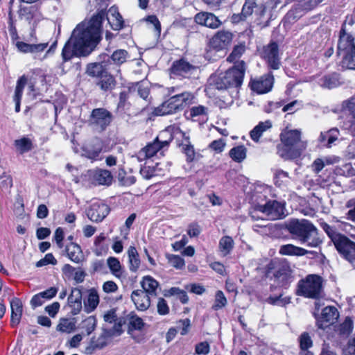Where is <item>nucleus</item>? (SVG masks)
I'll return each mask as SVG.
<instances>
[{"label": "nucleus", "mask_w": 355, "mask_h": 355, "mask_svg": "<svg viewBox=\"0 0 355 355\" xmlns=\"http://www.w3.org/2000/svg\"><path fill=\"white\" fill-rule=\"evenodd\" d=\"M105 12L99 11L89 20L78 24L65 44L62 56L64 62L73 56H86L89 54L101 38V25Z\"/></svg>", "instance_id": "f257e3e1"}, {"label": "nucleus", "mask_w": 355, "mask_h": 355, "mask_svg": "<svg viewBox=\"0 0 355 355\" xmlns=\"http://www.w3.org/2000/svg\"><path fill=\"white\" fill-rule=\"evenodd\" d=\"M286 230L307 247L317 248L322 243L317 228L306 219H291L286 224Z\"/></svg>", "instance_id": "f03ea898"}, {"label": "nucleus", "mask_w": 355, "mask_h": 355, "mask_svg": "<svg viewBox=\"0 0 355 355\" xmlns=\"http://www.w3.org/2000/svg\"><path fill=\"white\" fill-rule=\"evenodd\" d=\"M281 141L277 146V153L285 160L299 157L307 146V142L301 139V132L298 130L282 133Z\"/></svg>", "instance_id": "7ed1b4c3"}, {"label": "nucleus", "mask_w": 355, "mask_h": 355, "mask_svg": "<svg viewBox=\"0 0 355 355\" xmlns=\"http://www.w3.org/2000/svg\"><path fill=\"white\" fill-rule=\"evenodd\" d=\"M323 279L318 275H308L299 281L296 293L306 298L318 300L323 297Z\"/></svg>", "instance_id": "20e7f679"}, {"label": "nucleus", "mask_w": 355, "mask_h": 355, "mask_svg": "<svg viewBox=\"0 0 355 355\" xmlns=\"http://www.w3.org/2000/svg\"><path fill=\"white\" fill-rule=\"evenodd\" d=\"M353 23L352 17L347 18L340 31L337 53L339 55L343 54V58L355 53V38L346 32L347 24L352 26Z\"/></svg>", "instance_id": "39448f33"}, {"label": "nucleus", "mask_w": 355, "mask_h": 355, "mask_svg": "<svg viewBox=\"0 0 355 355\" xmlns=\"http://www.w3.org/2000/svg\"><path fill=\"white\" fill-rule=\"evenodd\" d=\"M271 269H275L273 277L279 286L286 288L293 281V271L288 263L272 261L268 264V273Z\"/></svg>", "instance_id": "423d86ee"}, {"label": "nucleus", "mask_w": 355, "mask_h": 355, "mask_svg": "<svg viewBox=\"0 0 355 355\" xmlns=\"http://www.w3.org/2000/svg\"><path fill=\"white\" fill-rule=\"evenodd\" d=\"M337 250L355 267V243L338 233L331 240Z\"/></svg>", "instance_id": "0eeeda50"}, {"label": "nucleus", "mask_w": 355, "mask_h": 355, "mask_svg": "<svg viewBox=\"0 0 355 355\" xmlns=\"http://www.w3.org/2000/svg\"><path fill=\"white\" fill-rule=\"evenodd\" d=\"M259 214H261L259 219L263 217L271 220L280 219L286 216L285 207L283 203L277 200H269L259 206Z\"/></svg>", "instance_id": "6e6552de"}, {"label": "nucleus", "mask_w": 355, "mask_h": 355, "mask_svg": "<svg viewBox=\"0 0 355 355\" xmlns=\"http://www.w3.org/2000/svg\"><path fill=\"white\" fill-rule=\"evenodd\" d=\"M112 113L105 108L94 109L90 114L89 123L97 131L102 132L112 121Z\"/></svg>", "instance_id": "1a4fd4ad"}, {"label": "nucleus", "mask_w": 355, "mask_h": 355, "mask_svg": "<svg viewBox=\"0 0 355 355\" xmlns=\"http://www.w3.org/2000/svg\"><path fill=\"white\" fill-rule=\"evenodd\" d=\"M340 119L343 128L346 130L355 126V97L342 103Z\"/></svg>", "instance_id": "9d476101"}, {"label": "nucleus", "mask_w": 355, "mask_h": 355, "mask_svg": "<svg viewBox=\"0 0 355 355\" xmlns=\"http://www.w3.org/2000/svg\"><path fill=\"white\" fill-rule=\"evenodd\" d=\"M262 58L266 62L268 67L273 70L279 69L281 66V57L279 46L276 42H270L263 47Z\"/></svg>", "instance_id": "9b49d317"}, {"label": "nucleus", "mask_w": 355, "mask_h": 355, "mask_svg": "<svg viewBox=\"0 0 355 355\" xmlns=\"http://www.w3.org/2000/svg\"><path fill=\"white\" fill-rule=\"evenodd\" d=\"M171 141V139H170L169 141H160L159 137H157L153 142L148 144L138 152L136 155L137 160L139 162H143L147 159L153 157L158 152L162 151V150L165 148H167Z\"/></svg>", "instance_id": "f8f14e48"}, {"label": "nucleus", "mask_w": 355, "mask_h": 355, "mask_svg": "<svg viewBox=\"0 0 355 355\" xmlns=\"http://www.w3.org/2000/svg\"><path fill=\"white\" fill-rule=\"evenodd\" d=\"M274 82V76L270 72L259 78L251 79L249 83V87L258 94H263L272 90Z\"/></svg>", "instance_id": "ddd939ff"}, {"label": "nucleus", "mask_w": 355, "mask_h": 355, "mask_svg": "<svg viewBox=\"0 0 355 355\" xmlns=\"http://www.w3.org/2000/svg\"><path fill=\"white\" fill-rule=\"evenodd\" d=\"M314 315L316 319L317 327L319 329H325L337 321L339 317V312L335 306H328L322 309L320 315L317 316L315 313Z\"/></svg>", "instance_id": "4468645a"}, {"label": "nucleus", "mask_w": 355, "mask_h": 355, "mask_svg": "<svg viewBox=\"0 0 355 355\" xmlns=\"http://www.w3.org/2000/svg\"><path fill=\"white\" fill-rule=\"evenodd\" d=\"M233 34L228 31H218L210 40V48L216 51L227 49L232 43Z\"/></svg>", "instance_id": "2eb2a0df"}, {"label": "nucleus", "mask_w": 355, "mask_h": 355, "mask_svg": "<svg viewBox=\"0 0 355 355\" xmlns=\"http://www.w3.org/2000/svg\"><path fill=\"white\" fill-rule=\"evenodd\" d=\"M225 80L228 82L229 87H241L244 76L243 62L235 64L225 73Z\"/></svg>", "instance_id": "dca6fc26"}, {"label": "nucleus", "mask_w": 355, "mask_h": 355, "mask_svg": "<svg viewBox=\"0 0 355 355\" xmlns=\"http://www.w3.org/2000/svg\"><path fill=\"white\" fill-rule=\"evenodd\" d=\"M109 207L103 202L97 201L93 202L87 211V216L93 222L102 221L109 214Z\"/></svg>", "instance_id": "f3484780"}, {"label": "nucleus", "mask_w": 355, "mask_h": 355, "mask_svg": "<svg viewBox=\"0 0 355 355\" xmlns=\"http://www.w3.org/2000/svg\"><path fill=\"white\" fill-rule=\"evenodd\" d=\"M262 188L257 187L254 188L253 192L249 193V202L252 206V210H250L249 215L252 220H259L261 216L258 214L259 206L263 205V201L266 196L262 194Z\"/></svg>", "instance_id": "a211bd4d"}, {"label": "nucleus", "mask_w": 355, "mask_h": 355, "mask_svg": "<svg viewBox=\"0 0 355 355\" xmlns=\"http://www.w3.org/2000/svg\"><path fill=\"white\" fill-rule=\"evenodd\" d=\"M196 67L191 64L184 59L173 62L171 69V73L175 76L188 77L196 70Z\"/></svg>", "instance_id": "6ab92c4d"}, {"label": "nucleus", "mask_w": 355, "mask_h": 355, "mask_svg": "<svg viewBox=\"0 0 355 355\" xmlns=\"http://www.w3.org/2000/svg\"><path fill=\"white\" fill-rule=\"evenodd\" d=\"M195 21L210 28H217L221 24L216 16L211 12H199L195 16Z\"/></svg>", "instance_id": "aec40b11"}, {"label": "nucleus", "mask_w": 355, "mask_h": 355, "mask_svg": "<svg viewBox=\"0 0 355 355\" xmlns=\"http://www.w3.org/2000/svg\"><path fill=\"white\" fill-rule=\"evenodd\" d=\"M131 298L136 308L141 311L147 310L150 306V295L141 290H136L132 293Z\"/></svg>", "instance_id": "412c9836"}, {"label": "nucleus", "mask_w": 355, "mask_h": 355, "mask_svg": "<svg viewBox=\"0 0 355 355\" xmlns=\"http://www.w3.org/2000/svg\"><path fill=\"white\" fill-rule=\"evenodd\" d=\"M58 289L51 287L49 289L35 295L31 300V304L33 309L42 306L46 300H51L57 294Z\"/></svg>", "instance_id": "4be33fe9"}, {"label": "nucleus", "mask_w": 355, "mask_h": 355, "mask_svg": "<svg viewBox=\"0 0 355 355\" xmlns=\"http://www.w3.org/2000/svg\"><path fill=\"white\" fill-rule=\"evenodd\" d=\"M107 19L112 29L118 31L123 27V19L119 12L118 8L112 6L107 11Z\"/></svg>", "instance_id": "5701e85b"}, {"label": "nucleus", "mask_w": 355, "mask_h": 355, "mask_svg": "<svg viewBox=\"0 0 355 355\" xmlns=\"http://www.w3.org/2000/svg\"><path fill=\"white\" fill-rule=\"evenodd\" d=\"M82 293L81 291L75 288L71 291V294L68 297V304L71 309V313L77 315L82 309Z\"/></svg>", "instance_id": "b1692460"}, {"label": "nucleus", "mask_w": 355, "mask_h": 355, "mask_svg": "<svg viewBox=\"0 0 355 355\" xmlns=\"http://www.w3.org/2000/svg\"><path fill=\"white\" fill-rule=\"evenodd\" d=\"M141 285L143 288L142 291H145L150 296H156L157 291L160 289L158 282L149 275L142 278Z\"/></svg>", "instance_id": "393cba45"}, {"label": "nucleus", "mask_w": 355, "mask_h": 355, "mask_svg": "<svg viewBox=\"0 0 355 355\" xmlns=\"http://www.w3.org/2000/svg\"><path fill=\"white\" fill-rule=\"evenodd\" d=\"M11 308V319L12 326L17 325L20 320L23 313V305L21 300L18 298H14L10 302Z\"/></svg>", "instance_id": "a878e982"}, {"label": "nucleus", "mask_w": 355, "mask_h": 355, "mask_svg": "<svg viewBox=\"0 0 355 355\" xmlns=\"http://www.w3.org/2000/svg\"><path fill=\"white\" fill-rule=\"evenodd\" d=\"M99 304V295L95 288L88 291L87 297L84 300V310L87 313L94 311Z\"/></svg>", "instance_id": "bb28decb"}, {"label": "nucleus", "mask_w": 355, "mask_h": 355, "mask_svg": "<svg viewBox=\"0 0 355 355\" xmlns=\"http://www.w3.org/2000/svg\"><path fill=\"white\" fill-rule=\"evenodd\" d=\"M279 253L282 255L302 257L312 252L293 244H286L280 246Z\"/></svg>", "instance_id": "cd10ccee"}, {"label": "nucleus", "mask_w": 355, "mask_h": 355, "mask_svg": "<svg viewBox=\"0 0 355 355\" xmlns=\"http://www.w3.org/2000/svg\"><path fill=\"white\" fill-rule=\"evenodd\" d=\"M102 143L99 139L84 146L83 155L90 159H96L102 151Z\"/></svg>", "instance_id": "c85d7f7f"}, {"label": "nucleus", "mask_w": 355, "mask_h": 355, "mask_svg": "<svg viewBox=\"0 0 355 355\" xmlns=\"http://www.w3.org/2000/svg\"><path fill=\"white\" fill-rule=\"evenodd\" d=\"M128 257V267L131 272H137L141 265L139 253L134 246H130L127 251Z\"/></svg>", "instance_id": "c756f323"}, {"label": "nucleus", "mask_w": 355, "mask_h": 355, "mask_svg": "<svg viewBox=\"0 0 355 355\" xmlns=\"http://www.w3.org/2000/svg\"><path fill=\"white\" fill-rule=\"evenodd\" d=\"M224 73L211 76L209 80L208 90L218 89L222 90L229 87L228 82L226 81Z\"/></svg>", "instance_id": "7c9ffc66"}, {"label": "nucleus", "mask_w": 355, "mask_h": 355, "mask_svg": "<svg viewBox=\"0 0 355 355\" xmlns=\"http://www.w3.org/2000/svg\"><path fill=\"white\" fill-rule=\"evenodd\" d=\"M48 46V43L29 44L24 42H17L16 46L22 53H37L43 51Z\"/></svg>", "instance_id": "2f4dec72"}, {"label": "nucleus", "mask_w": 355, "mask_h": 355, "mask_svg": "<svg viewBox=\"0 0 355 355\" xmlns=\"http://www.w3.org/2000/svg\"><path fill=\"white\" fill-rule=\"evenodd\" d=\"M107 265L112 273L116 278L121 279L123 277L124 271L119 260L113 257L107 259Z\"/></svg>", "instance_id": "473e14b6"}, {"label": "nucleus", "mask_w": 355, "mask_h": 355, "mask_svg": "<svg viewBox=\"0 0 355 355\" xmlns=\"http://www.w3.org/2000/svg\"><path fill=\"white\" fill-rule=\"evenodd\" d=\"M178 110H179V109L173 103L172 99L170 98L167 101L164 102L161 105L157 107L155 110V113L157 115L163 116L173 114L176 112Z\"/></svg>", "instance_id": "72a5a7b5"}, {"label": "nucleus", "mask_w": 355, "mask_h": 355, "mask_svg": "<svg viewBox=\"0 0 355 355\" xmlns=\"http://www.w3.org/2000/svg\"><path fill=\"white\" fill-rule=\"evenodd\" d=\"M66 252L69 259L75 262L80 263L83 259V253L80 247L73 243L66 247Z\"/></svg>", "instance_id": "f704fd0d"}, {"label": "nucleus", "mask_w": 355, "mask_h": 355, "mask_svg": "<svg viewBox=\"0 0 355 355\" xmlns=\"http://www.w3.org/2000/svg\"><path fill=\"white\" fill-rule=\"evenodd\" d=\"M94 180L98 184L110 185L112 182V176L109 171L99 169L95 171Z\"/></svg>", "instance_id": "c9c22d12"}, {"label": "nucleus", "mask_w": 355, "mask_h": 355, "mask_svg": "<svg viewBox=\"0 0 355 355\" xmlns=\"http://www.w3.org/2000/svg\"><path fill=\"white\" fill-rule=\"evenodd\" d=\"M271 127L272 123L270 121L260 122L250 131V136L253 141H258L262 134Z\"/></svg>", "instance_id": "e433bc0d"}, {"label": "nucleus", "mask_w": 355, "mask_h": 355, "mask_svg": "<svg viewBox=\"0 0 355 355\" xmlns=\"http://www.w3.org/2000/svg\"><path fill=\"white\" fill-rule=\"evenodd\" d=\"M173 103L180 110L183 106L189 103L193 99V95L189 92H182L171 97Z\"/></svg>", "instance_id": "4c0bfd02"}, {"label": "nucleus", "mask_w": 355, "mask_h": 355, "mask_svg": "<svg viewBox=\"0 0 355 355\" xmlns=\"http://www.w3.org/2000/svg\"><path fill=\"white\" fill-rule=\"evenodd\" d=\"M98 85L102 90L107 91L112 89L115 87L116 82L112 75L105 73L100 77Z\"/></svg>", "instance_id": "58836bf2"}, {"label": "nucleus", "mask_w": 355, "mask_h": 355, "mask_svg": "<svg viewBox=\"0 0 355 355\" xmlns=\"http://www.w3.org/2000/svg\"><path fill=\"white\" fill-rule=\"evenodd\" d=\"M130 328L135 330H140L144 325L143 320L137 316L133 312L129 313L127 316Z\"/></svg>", "instance_id": "ea45409f"}, {"label": "nucleus", "mask_w": 355, "mask_h": 355, "mask_svg": "<svg viewBox=\"0 0 355 355\" xmlns=\"http://www.w3.org/2000/svg\"><path fill=\"white\" fill-rule=\"evenodd\" d=\"M290 182L288 173L282 170H277L275 175V183L279 187H286Z\"/></svg>", "instance_id": "a19ab883"}, {"label": "nucleus", "mask_w": 355, "mask_h": 355, "mask_svg": "<svg viewBox=\"0 0 355 355\" xmlns=\"http://www.w3.org/2000/svg\"><path fill=\"white\" fill-rule=\"evenodd\" d=\"M129 58V54L127 51L124 49H118L113 52L111 55V59L116 64L120 65L126 62Z\"/></svg>", "instance_id": "79ce46f5"}, {"label": "nucleus", "mask_w": 355, "mask_h": 355, "mask_svg": "<svg viewBox=\"0 0 355 355\" xmlns=\"http://www.w3.org/2000/svg\"><path fill=\"white\" fill-rule=\"evenodd\" d=\"M233 248V240L230 236H223L219 242V248L223 256L230 253Z\"/></svg>", "instance_id": "37998d69"}, {"label": "nucleus", "mask_w": 355, "mask_h": 355, "mask_svg": "<svg viewBox=\"0 0 355 355\" xmlns=\"http://www.w3.org/2000/svg\"><path fill=\"white\" fill-rule=\"evenodd\" d=\"M231 159L237 163H241L244 159V147L238 146L232 148L229 152Z\"/></svg>", "instance_id": "c03bdc74"}, {"label": "nucleus", "mask_w": 355, "mask_h": 355, "mask_svg": "<svg viewBox=\"0 0 355 355\" xmlns=\"http://www.w3.org/2000/svg\"><path fill=\"white\" fill-rule=\"evenodd\" d=\"M15 145L20 153L29 151L32 148V141L30 139L26 137L15 140Z\"/></svg>", "instance_id": "a18cd8bd"}, {"label": "nucleus", "mask_w": 355, "mask_h": 355, "mask_svg": "<svg viewBox=\"0 0 355 355\" xmlns=\"http://www.w3.org/2000/svg\"><path fill=\"white\" fill-rule=\"evenodd\" d=\"M96 319L94 316H89L83 320L80 323V328L84 329L87 335H89L96 328Z\"/></svg>", "instance_id": "49530a36"}, {"label": "nucleus", "mask_w": 355, "mask_h": 355, "mask_svg": "<svg viewBox=\"0 0 355 355\" xmlns=\"http://www.w3.org/2000/svg\"><path fill=\"white\" fill-rule=\"evenodd\" d=\"M267 302L272 305H277L279 306H284L291 302V297L288 296H283L280 294L278 296H270L267 299Z\"/></svg>", "instance_id": "de8ad7c7"}, {"label": "nucleus", "mask_w": 355, "mask_h": 355, "mask_svg": "<svg viewBox=\"0 0 355 355\" xmlns=\"http://www.w3.org/2000/svg\"><path fill=\"white\" fill-rule=\"evenodd\" d=\"M323 0H300L297 4V8L301 10H311L315 8Z\"/></svg>", "instance_id": "09e8293b"}, {"label": "nucleus", "mask_w": 355, "mask_h": 355, "mask_svg": "<svg viewBox=\"0 0 355 355\" xmlns=\"http://www.w3.org/2000/svg\"><path fill=\"white\" fill-rule=\"evenodd\" d=\"M227 303L224 293L221 291H218L215 295L214 303L212 305V309L217 311L225 307Z\"/></svg>", "instance_id": "8fccbe9b"}, {"label": "nucleus", "mask_w": 355, "mask_h": 355, "mask_svg": "<svg viewBox=\"0 0 355 355\" xmlns=\"http://www.w3.org/2000/svg\"><path fill=\"white\" fill-rule=\"evenodd\" d=\"M243 53H244V46H243L242 44L236 46H234L231 54L227 58V60L231 62H234L235 64H237L239 63V60L241 58ZM241 62H243V61L241 60L240 62V63Z\"/></svg>", "instance_id": "3c124183"}, {"label": "nucleus", "mask_w": 355, "mask_h": 355, "mask_svg": "<svg viewBox=\"0 0 355 355\" xmlns=\"http://www.w3.org/2000/svg\"><path fill=\"white\" fill-rule=\"evenodd\" d=\"M134 89L137 91L139 96L146 99L149 94L148 83L144 80L136 83L134 85Z\"/></svg>", "instance_id": "603ef678"}, {"label": "nucleus", "mask_w": 355, "mask_h": 355, "mask_svg": "<svg viewBox=\"0 0 355 355\" xmlns=\"http://www.w3.org/2000/svg\"><path fill=\"white\" fill-rule=\"evenodd\" d=\"M300 347L302 350H307L313 346V340L309 334L303 332L298 338Z\"/></svg>", "instance_id": "864d4df0"}, {"label": "nucleus", "mask_w": 355, "mask_h": 355, "mask_svg": "<svg viewBox=\"0 0 355 355\" xmlns=\"http://www.w3.org/2000/svg\"><path fill=\"white\" fill-rule=\"evenodd\" d=\"M87 73L91 76H101L104 74L103 65L100 63L89 64L87 69Z\"/></svg>", "instance_id": "5fc2aeb1"}, {"label": "nucleus", "mask_w": 355, "mask_h": 355, "mask_svg": "<svg viewBox=\"0 0 355 355\" xmlns=\"http://www.w3.org/2000/svg\"><path fill=\"white\" fill-rule=\"evenodd\" d=\"M320 84L323 87L331 89L338 85V80L333 76H324L320 79Z\"/></svg>", "instance_id": "6e6d98bb"}, {"label": "nucleus", "mask_w": 355, "mask_h": 355, "mask_svg": "<svg viewBox=\"0 0 355 355\" xmlns=\"http://www.w3.org/2000/svg\"><path fill=\"white\" fill-rule=\"evenodd\" d=\"M167 259L170 265L178 269L182 268L185 264L184 260L178 255L169 254Z\"/></svg>", "instance_id": "4d7b16f0"}, {"label": "nucleus", "mask_w": 355, "mask_h": 355, "mask_svg": "<svg viewBox=\"0 0 355 355\" xmlns=\"http://www.w3.org/2000/svg\"><path fill=\"white\" fill-rule=\"evenodd\" d=\"M157 311L160 315H166L169 313L170 308L167 302L162 297L157 300Z\"/></svg>", "instance_id": "13d9d810"}, {"label": "nucleus", "mask_w": 355, "mask_h": 355, "mask_svg": "<svg viewBox=\"0 0 355 355\" xmlns=\"http://www.w3.org/2000/svg\"><path fill=\"white\" fill-rule=\"evenodd\" d=\"M74 323L69 319H62L58 325V330L62 332L69 333L74 329Z\"/></svg>", "instance_id": "bf43d9fd"}, {"label": "nucleus", "mask_w": 355, "mask_h": 355, "mask_svg": "<svg viewBox=\"0 0 355 355\" xmlns=\"http://www.w3.org/2000/svg\"><path fill=\"white\" fill-rule=\"evenodd\" d=\"M12 186V180L11 177L6 174V173H3L0 176V187L3 190H8L10 189Z\"/></svg>", "instance_id": "052dcab7"}, {"label": "nucleus", "mask_w": 355, "mask_h": 355, "mask_svg": "<svg viewBox=\"0 0 355 355\" xmlns=\"http://www.w3.org/2000/svg\"><path fill=\"white\" fill-rule=\"evenodd\" d=\"M26 83L27 78L24 75L21 76L17 80L14 96H22L23 90Z\"/></svg>", "instance_id": "680f3d73"}, {"label": "nucleus", "mask_w": 355, "mask_h": 355, "mask_svg": "<svg viewBox=\"0 0 355 355\" xmlns=\"http://www.w3.org/2000/svg\"><path fill=\"white\" fill-rule=\"evenodd\" d=\"M177 324V328L180 331L181 335L184 336L189 332L191 326L189 319L180 320L178 322Z\"/></svg>", "instance_id": "e2e57ef3"}, {"label": "nucleus", "mask_w": 355, "mask_h": 355, "mask_svg": "<svg viewBox=\"0 0 355 355\" xmlns=\"http://www.w3.org/2000/svg\"><path fill=\"white\" fill-rule=\"evenodd\" d=\"M342 67L349 69H355V53L343 58Z\"/></svg>", "instance_id": "0e129e2a"}, {"label": "nucleus", "mask_w": 355, "mask_h": 355, "mask_svg": "<svg viewBox=\"0 0 355 355\" xmlns=\"http://www.w3.org/2000/svg\"><path fill=\"white\" fill-rule=\"evenodd\" d=\"M353 329V322L349 319L346 318L345 321L340 325V333L344 335H348Z\"/></svg>", "instance_id": "69168bd1"}, {"label": "nucleus", "mask_w": 355, "mask_h": 355, "mask_svg": "<svg viewBox=\"0 0 355 355\" xmlns=\"http://www.w3.org/2000/svg\"><path fill=\"white\" fill-rule=\"evenodd\" d=\"M56 263L57 260L55 259L54 256L51 253H49L45 255L44 259H42L37 262L36 266L41 267L47 264L55 265Z\"/></svg>", "instance_id": "338daca9"}, {"label": "nucleus", "mask_w": 355, "mask_h": 355, "mask_svg": "<svg viewBox=\"0 0 355 355\" xmlns=\"http://www.w3.org/2000/svg\"><path fill=\"white\" fill-rule=\"evenodd\" d=\"M343 355H355V339H349L343 349Z\"/></svg>", "instance_id": "774afa93"}]
</instances>
